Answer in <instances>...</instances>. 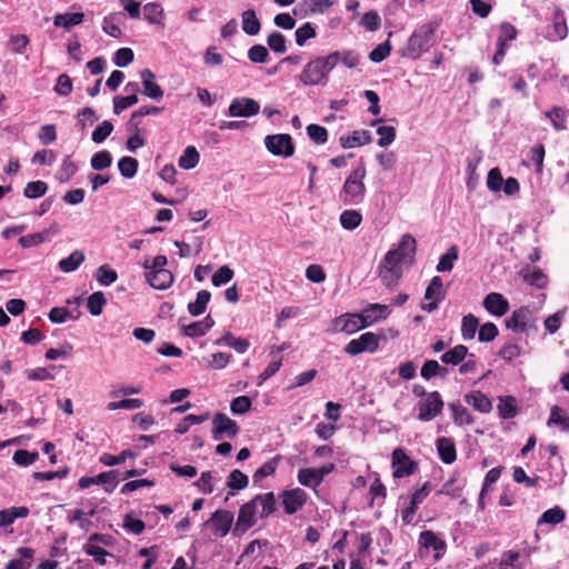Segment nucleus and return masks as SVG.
Returning <instances> with one entry per match:
<instances>
[{
	"label": "nucleus",
	"mask_w": 569,
	"mask_h": 569,
	"mask_svg": "<svg viewBox=\"0 0 569 569\" xmlns=\"http://www.w3.org/2000/svg\"><path fill=\"white\" fill-rule=\"evenodd\" d=\"M416 248V239L406 233L401 236L398 244L385 254L378 266V277L383 286L391 288L398 283L403 269L412 263Z\"/></svg>",
	"instance_id": "1"
},
{
	"label": "nucleus",
	"mask_w": 569,
	"mask_h": 569,
	"mask_svg": "<svg viewBox=\"0 0 569 569\" xmlns=\"http://www.w3.org/2000/svg\"><path fill=\"white\" fill-rule=\"evenodd\" d=\"M416 248V239L406 233L401 236L398 244L385 254L378 266V277L383 286L391 288L398 283L403 269L412 263Z\"/></svg>",
	"instance_id": "2"
},
{
	"label": "nucleus",
	"mask_w": 569,
	"mask_h": 569,
	"mask_svg": "<svg viewBox=\"0 0 569 569\" xmlns=\"http://www.w3.org/2000/svg\"><path fill=\"white\" fill-rule=\"evenodd\" d=\"M340 60L339 52H331L326 57H318L310 60L299 76L305 86H325L329 73Z\"/></svg>",
	"instance_id": "3"
},
{
	"label": "nucleus",
	"mask_w": 569,
	"mask_h": 569,
	"mask_svg": "<svg viewBox=\"0 0 569 569\" xmlns=\"http://www.w3.org/2000/svg\"><path fill=\"white\" fill-rule=\"evenodd\" d=\"M366 174V167L361 163L346 178L340 191V199L346 206H358L363 202L367 192Z\"/></svg>",
	"instance_id": "4"
},
{
	"label": "nucleus",
	"mask_w": 569,
	"mask_h": 569,
	"mask_svg": "<svg viewBox=\"0 0 569 569\" xmlns=\"http://www.w3.org/2000/svg\"><path fill=\"white\" fill-rule=\"evenodd\" d=\"M433 31L431 24H422L416 29L408 40L405 56L410 59H418L423 52L428 51Z\"/></svg>",
	"instance_id": "5"
},
{
	"label": "nucleus",
	"mask_w": 569,
	"mask_h": 569,
	"mask_svg": "<svg viewBox=\"0 0 569 569\" xmlns=\"http://www.w3.org/2000/svg\"><path fill=\"white\" fill-rule=\"evenodd\" d=\"M538 318L536 310L529 307L516 309L506 320V327L515 332L525 333L529 330H537Z\"/></svg>",
	"instance_id": "6"
},
{
	"label": "nucleus",
	"mask_w": 569,
	"mask_h": 569,
	"mask_svg": "<svg viewBox=\"0 0 569 569\" xmlns=\"http://www.w3.org/2000/svg\"><path fill=\"white\" fill-rule=\"evenodd\" d=\"M267 150L277 157L289 158L295 153V144L290 134L277 133L264 138Z\"/></svg>",
	"instance_id": "7"
},
{
	"label": "nucleus",
	"mask_w": 569,
	"mask_h": 569,
	"mask_svg": "<svg viewBox=\"0 0 569 569\" xmlns=\"http://www.w3.org/2000/svg\"><path fill=\"white\" fill-rule=\"evenodd\" d=\"M333 469V463H329L319 468H301L298 470L297 479L300 485L311 488L315 492H317V488L321 485L325 477L332 472Z\"/></svg>",
	"instance_id": "8"
},
{
	"label": "nucleus",
	"mask_w": 569,
	"mask_h": 569,
	"mask_svg": "<svg viewBox=\"0 0 569 569\" xmlns=\"http://www.w3.org/2000/svg\"><path fill=\"white\" fill-rule=\"evenodd\" d=\"M443 408V401L438 391L429 392L419 402L418 419L420 421H430L435 419Z\"/></svg>",
	"instance_id": "9"
},
{
	"label": "nucleus",
	"mask_w": 569,
	"mask_h": 569,
	"mask_svg": "<svg viewBox=\"0 0 569 569\" xmlns=\"http://www.w3.org/2000/svg\"><path fill=\"white\" fill-rule=\"evenodd\" d=\"M379 348V337L373 332H365L357 339H352L345 347V351L350 356H357L362 352L373 353Z\"/></svg>",
	"instance_id": "10"
},
{
	"label": "nucleus",
	"mask_w": 569,
	"mask_h": 569,
	"mask_svg": "<svg viewBox=\"0 0 569 569\" xmlns=\"http://www.w3.org/2000/svg\"><path fill=\"white\" fill-rule=\"evenodd\" d=\"M419 551L422 555L423 551H433L435 560H440L447 549V545L443 539H441L437 533L431 530H425L419 535L418 539Z\"/></svg>",
	"instance_id": "11"
},
{
	"label": "nucleus",
	"mask_w": 569,
	"mask_h": 569,
	"mask_svg": "<svg viewBox=\"0 0 569 569\" xmlns=\"http://www.w3.org/2000/svg\"><path fill=\"white\" fill-rule=\"evenodd\" d=\"M212 437L214 440H221L223 438L233 439L239 433V427L237 422L224 413H216L212 420Z\"/></svg>",
	"instance_id": "12"
},
{
	"label": "nucleus",
	"mask_w": 569,
	"mask_h": 569,
	"mask_svg": "<svg viewBox=\"0 0 569 569\" xmlns=\"http://www.w3.org/2000/svg\"><path fill=\"white\" fill-rule=\"evenodd\" d=\"M260 111V104L251 98H234L228 107L227 116L237 118H249L256 116Z\"/></svg>",
	"instance_id": "13"
},
{
	"label": "nucleus",
	"mask_w": 569,
	"mask_h": 569,
	"mask_svg": "<svg viewBox=\"0 0 569 569\" xmlns=\"http://www.w3.org/2000/svg\"><path fill=\"white\" fill-rule=\"evenodd\" d=\"M109 543V536L94 533L89 538L88 542L83 546V550L88 556H91L96 562L104 565L106 557L109 556V552L106 551L102 548V546H108Z\"/></svg>",
	"instance_id": "14"
},
{
	"label": "nucleus",
	"mask_w": 569,
	"mask_h": 569,
	"mask_svg": "<svg viewBox=\"0 0 569 569\" xmlns=\"http://www.w3.org/2000/svg\"><path fill=\"white\" fill-rule=\"evenodd\" d=\"M445 298L442 279L433 277L426 289L425 300L429 301L421 306L422 310L432 312L438 308V303Z\"/></svg>",
	"instance_id": "15"
},
{
	"label": "nucleus",
	"mask_w": 569,
	"mask_h": 569,
	"mask_svg": "<svg viewBox=\"0 0 569 569\" xmlns=\"http://www.w3.org/2000/svg\"><path fill=\"white\" fill-rule=\"evenodd\" d=\"M393 477L405 478L412 475L417 469L413 462L401 448H397L392 452Z\"/></svg>",
	"instance_id": "16"
},
{
	"label": "nucleus",
	"mask_w": 569,
	"mask_h": 569,
	"mask_svg": "<svg viewBox=\"0 0 569 569\" xmlns=\"http://www.w3.org/2000/svg\"><path fill=\"white\" fill-rule=\"evenodd\" d=\"M332 326L335 331L345 332L347 335H352L366 328L360 313L341 315L332 321Z\"/></svg>",
	"instance_id": "17"
},
{
	"label": "nucleus",
	"mask_w": 569,
	"mask_h": 569,
	"mask_svg": "<svg viewBox=\"0 0 569 569\" xmlns=\"http://www.w3.org/2000/svg\"><path fill=\"white\" fill-rule=\"evenodd\" d=\"M233 521V515L227 510L216 511L211 518L204 523L211 528L216 537H224L228 535Z\"/></svg>",
	"instance_id": "18"
},
{
	"label": "nucleus",
	"mask_w": 569,
	"mask_h": 569,
	"mask_svg": "<svg viewBox=\"0 0 569 569\" xmlns=\"http://www.w3.org/2000/svg\"><path fill=\"white\" fill-rule=\"evenodd\" d=\"M281 501L286 513L293 515L305 506L307 493L301 488L287 490L281 495Z\"/></svg>",
	"instance_id": "19"
},
{
	"label": "nucleus",
	"mask_w": 569,
	"mask_h": 569,
	"mask_svg": "<svg viewBox=\"0 0 569 569\" xmlns=\"http://www.w3.org/2000/svg\"><path fill=\"white\" fill-rule=\"evenodd\" d=\"M483 307L490 315L502 317L509 309V302L501 293L491 292L483 299Z\"/></svg>",
	"instance_id": "20"
},
{
	"label": "nucleus",
	"mask_w": 569,
	"mask_h": 569,
	"mask_svg": "<svg viewBox=\"0 0 569 569\" xmlns=\"http://www.w3.org/2000/svg\"><path fill=\"white\" fill-rule=\"evenodd\" d=\"M389 315V306L380 303H371L360 312V316L365 322V327H369L377 321L383 320Z\"/></svg>",
	"instance_id": "21"
},
{
	"label": "nucleus",
	"mask_w": 569,
	"mask_h": 569,
	"mask_svg": "<svg viewBox=\"0 0 569 569\" xmlns=\"http://www.w3.org/2000/svg\"><path fill=\"white\" fill-rule=\"evenodd\" d=\"M140 78L143 84V93L156 101H159L163 97V90L160 86L154 81L156 76L150 69H143L140 72Z\"/></svg>",
	"instance_id": "22"
},
{
	"label": "nucleus",
	"mask_w": 569,
	"mask_h": 569,
	"mask_svg": "<svg viewBox=\"0 0 569 569\" xmlns=\"http://www.w3.org/2000/svg\"><path fill=\"white\" fill-rule=\"evenodd\" d=\"M214 326V320L207 316L203 320L194 321L189 325H180V331L183 336L197 338L204 336Z\"/></svg>",
	"instance_id": "23"
},
{
	"label": "nucleus",
	"mask_w": 569,
	"mask_h": 569,
	"mask_svg": "<svg viewBox=\"0 0 569 569\" xmlns=\"http://www.w3.org/2000/svg\"><path fill=\"white\" fill-rule=\"evenodd\" d=\"M146 280L157 290H166L173 282V276L169 270L147 271Z\"/></svg>",
	"instance_id": "24"
},
{
	"label": "nucleus",
	"mask_w": 569,
	"mask_h": 569,
	"mask_svg": "<svg viewBox=\"0 0 569 569\" xmlns=\"http://www.w3.org/2000/svg\"><path fill=\"white\" fill-rule=\"evenodd\" d=\"M437 451L441 461L451 465L457 459L456 445L451 438L441 437L436 441Z\"/></svg>",
	"instance_id": "25"
},
{
	"label": "nucleus",
	"mask_w": 569,
	"mask_h": 569,
	"mask_svg": "<svg viewBox=\"0 0 569 569\" xmlns=\"http://www.w3.org/2000/svg\"><path fill=\"white\" fill-rule=\"evenodd\" d=\"M340 144L345 149H352L371 142L370 132L367 130H355L349 134H343L339 139Z\"/></svg>",
	"instance_id": "26"
},
{
	"label": "nucleus",
	"mask_w": 569,
	"mask_h": 569,
	"mask_svg": "<svg viewBox=\"0 0 569 569\" xmlns=\"http://www.w3.org/2000/svg\"><path fill=\"white\" fill-rule=\"evenodd\" d=\"M257 515H259V509L254 499H252L240 508L237 519L238 526L244 529L252 527L256 522Z\"/></svg>",
	"instance_id": "27"
},
{
	"label": "nucleus",
	"mask_w": 569,
	"mask_h": 569,
	"mask_svg": "<svg viewBox=\"0 0 569 569\" xmlns=\"http://www.w3.org/2000/svg\"><path fill=\"white\" fill-rule=\"evenodd\" d=\"M58 231V227L54 224L49 229L41 232L23 236L19 239V244L22 248L37 247L49 239L50 234H54Z\"/></svg>",
	"instance_id": "28"
},
{
	"label": "nucleus",
	"mask_w": 569,
	"mask_h": 569,
	"mask_svg": "<svg viewBox=\"0 0 569 569\" xmlns=\"http://www.w3.org/2000/svg\"><path fill=\"white\" fill-rule=\"evenodd\" d=\"M86 260V256L81 250L72 251L67 258L58 262V268L64 273L76 271Z\"/></svg>",
	"instance_id": "29"
},
{
	"label": "nucleus",
	"mask_w": 569,
	"mask_h": 569,
	"mask_svg": "<svg viewBox=\"0 0 569 569\" xmlns=\"http://www.w3.org/2000/svg\"><path fill=\"white\" fill-rule=\"evenodd\" d=\"M466 401L476 410L487 413L492 409L491 400L481 391H472L466 396Z\"/></svg>",
	"instance_id": "30"
},
{
	"label": "nucleus",
	"mask_w": 569,
	"mask_h": 569,
	"mask_svg": "<svg viewBox=\"0 0 569 569\" xmlns=\"http://www.w3.org/2000/svg\"><path fill=\"white\" fill-rule=\"evenodd\" d=\"M568 29L565 14L557 10L553 16L552 29L548 31V38L551 40H562L567 37Z\"/></svg>",
	"instance_id": "31"
},
{
	"label": "nucleus",
	"mask_w": 569,
	"mask_h": 569,
	"mask_svg": "<svg viewBox=\"0 0 569 569\" xmlns=\"http://www.w3.org/2000/svg\"><path fill=\"white\" fill-rule=\"evenodd\" d=\"M523 280L536 288L542 289L548 283L547 276L538 268H525L521 271Z\"/></svg>",
	"instance_id": "32"
},
{
	"label": "nucleus",
	"mask_w": 569,
	"mask_h": 569,
	"mask_svg": "<svg viewBox=\"0 0 569 569\" xmlns=\"http://www.w3.org/2000/svg\"><path fill=\"white\" fill-rule=\"evenodd\" d=\"M18 559H12L6 569H29L33 559L34 550L28 547L18 549Z\"/></svg>",
	"instance_id": "33"
},
{
	"label": "nucleus",
	"mask_w": 569,
	"mask_h": 569,
	"mask_svg": "<svg viewBox=\"0 0 569 569\" xmlns=\"http://www.w3.org/2000/svg\"><path fill=\"white\" fill-rule=\"evenodd\" d=\"M547 425L549 427L557 426L560 431L567 432L569 431V416L562 408L553 406L550 409V416Z\"/></svg>",
	"instance_id": "34"
},
{
	"label": "nucleus",
	"mask_w": 569,
	"mask_h": 569,
	"mask_svg": "<svg viewBox=\"0 0 569 569\" xmlns=\"http://www.w3.org/2000/svg\"><path fill=\"white\" fill-rule=\"evenodd\" d=\"M242 30L249 36H256L259 33L261 24L254 10L248 9L241 14Z\"/></svg>",
	"instance_id": "35"
},
{
	"label": "nucleus",
	"mask_w": 569,
	"mask_h": 569,
	"mask_svg": "<svg viewBox=\"0 0 569 569\" xmlns=\"http://www.w3.org/2000/svg\"><path fill=\"white\" fill-rule=\"evenodd\" d=\"M545 117L550 120L555 130L561 131L567 128L568 113L563 108L553 107L545 112Z\"/></svg>",
	"instance_id": "36"
},
{
	"label": "nucleus",
	"mask_w": 569,
	"mask_h": 569,
	"mask_svg": "<svg viewBox=\"0 0 569 569\" xmlns=\"http://www.w3.org/2000/svg\"><path fill=\"white\" fill-rule=\"evenodd\" d=\"M254 501L259 509V516L261 518L268 517L276 509V499L272 492H268L264 495H258L254 498Z\"/></svg>",
	"instance_id": "37"
},
{
	"label": "nucleus",
	"mask_w": 569,
	"mask_h": 569,
	"mask_svg": "<svg viewBox=\"0 0 569 569\" xmlns=\"http://www.w3.org/2000/svg\"><path fill=\"white\" fill-rule=\"evenodd\" d=\"M468 355V348L463 345H457L441 356V361L446 365L457 366L461 363Z\"/></svg>",
	"instance_id": "38"
},
{
	"label": "nucleus",
	"mask_w": 569,
	"mask_h": 569,
	"mask_svg": "<svg viewBox=\"0 0 569 569\" xmlns=\"http://www.w3.org/2000/svg\"><path fill=\"white\" fill-rule=\"evenodd\" d=\"M83 13L81 12H72V13H59L53 18V24L56 27H63L69 29L73 26H78L83 21Z\"/></svg>",
	"instance_id": "39"
},
{
	"label": "nucleus",
	"mask_w": 569,
	"mask_h": 569,
	"mask_svg": "<svg viewBox=\"0 0 569 569\" xmlns=\"http://www.w3.org/2000/svg\"><path fill=\"white\" fill-rule=\"evenodd\" d=\"M478 328H479V320L477 317H475L471 313L465 316L461 321L462 339L466 341L472 340L476 337Z\"/></svg>",
	"instance_id": "40"
},
{
	"label": "nucleus",
	"mask_w": 569,
	"mask_h": 569,
	"mask_svg": "<svg viewBox=\"0 0 569 569\" xmlns=\"http://www.w3.org/2000/svg\"><path fill=\"white\" fill-rule=\"evenodd\" d=\"M449 408L452 411V419L456 425L467 426L473 422V417L469 410L460 403H450Z\"/></svg>",
	"instance_id": "41"
},
{
	"label": "nucleus",
	"mask_w": 569,
	"mask_h": 569,
	"mask_svg": "<svg viewBox=\"0 0 569 569\" xmlns=\"http://www.w3.org/2000/svg\"><path fill=\"white\" fill-rule=\"evenodd\" d=\"M211 293L207 290H201L197 293L196 301L188 305V311L192 316H200L206 311L207 305L210 301Z\"/></svg>",
	"instance_id": "42"
},
{
	"label": "nucleus",
	"mask_w": 569,
	"mask_h": 569,
	"mask_svg": "<svg viewBox=\"0 0 569 569\" xmlns=\"http://www.w3.org/2000/svg\"><path fill=\"white\" fill-rule=\"evenodd\" d=\"M362 216L359 211L348 209L340 214V224L346 230H353L360 226Z\"/></svg>",
	"instance_id": "43"
},
{
	"label": "nucleus",
	"mask_w": 569,
	"mask_h": 569,
	"mask_svg": "<svg viewBox=\"0 0 569 569\" xmlns=\"http://www.w3.org/2000/svg\"><path fill=\"white\" fill-rule=\"evenodd\" d=\"M144 19L153 24H162L163 8L157 2H149L143 7Z\"/></svg>",
	"instance_id": "44"
},
{
	"label": "nucleus",
	"mask_w": 569,
	"mask_h": 569,
	"mask_svg": "<svg viewBox=\"0 0 569 569\" xmlns=\"http://www.w3.org/2000/svg\"><path fill=\"white\" fill-rule=\"evenodd\" d=\"M565 511L556 506L546 510L538 520V525H558L565 520Z\"/></svg>",
	"instance_id": "45"
},
{
	"label": "nucleus",
	"mask_w": 569,
	"mask_h": 569,
	"mask_svg": "<svg viewBox=\"0 0 569 569\" xmlns=\"http://www.w3.org/2000/svg\"><path fill=\"white\" fill-rule=\"evenodd\" d=\"M499 416L503 419H509L516 416L517 407L516 400L512 397H499V403L497 406Z\"/></svg>",
	"instance_id": "46"
},
{
	"label": "nucleus",
	"mask_w": 569,
	"mask_h": 569,
	"mask_svg": "<svg viewBox=\"0 0 569 569\" xmlns=\"http://www.w3.org/2000/svg\"><path fill=\"white\" fill-rule=\"evenodd\" d=\"M458 259V249L456 246H452L448 249V251L442 254L437 264V271L446 272L451 271L453 268V262Z\"/></svg>",
	"instance_id": "47"
},
{
	"label": "nucleus",
	"mask_w": 569,
	"mask_h": 569,
	"mask_svg": "<svg viewBox=\"0 0 569 569\" xmlns=\"http://www.w3.org/2000/svg\"><path fill=\"white\" fill-rule=\"evenodd\" d=\"M138 160L132 157H122L118 162V168L122 177L131 179L138 171Z\"/></svg>",
	"instance_id": "48"
},
{
	"label": "nucleus",
	"mask_w": 569,
	"mask_h": 569,
	"mask_svg": "<svg viewBox=\"0 0 569 569\" xmlns=\"http://www.w3.org/2000/svg\"><path fill=\"white\" fill-rule=\"evenodd\" d=\"M199 153L194 147H187L179 158V166L183 169H193L199 162Z\"/></svg>",
	"instance_id": "49"
},
{
	"label": "nucleus",
	"mask_w": 569,
	"mask_h": 569,
	"mask_svg": "<svg viewBox=\"0 0 569 569\" xmlns=\"http://www.w3.org/2000/svg\"><path fill=\"white\" fill-rule=\"evenodd\" d=\"M217 480L216 473L213 471L202 472L200 478L194 482V486L202 493H211L214 489V481Z\"/></svg>",
	"instance_id": "50"
},
{
	"label": "nucleus",
	"mask_w": 569,
	"mask_h": 569,
	"mask_svg": "<svg viewBox=\"0 0 569 569\" xmlns=\"http://www.w3.org/2000/svg\"><path fill=\"white\" fill-rule=\"evenodd\" d=\"M94 278L101 286H110L117 281L118 274L108 266H100L96 271Z\"/></svg>",
	"instance_id": "51"
},
{
	"label": "nucleus",
	"mask_w": 569,
	"mask_h": 569,
	"mask_svg": "<svg viewBox=\"0 0 569 569\" xmlns=\"http://www.w3.org/2000/svg\"><path fill=\"white\" fill-rule=\"evenodd\" d=\"M516 37H517L516 28L508 22L502 23L499 28V37L497 40V47L506 48L507 43L509 41H512L513 39H516Z\"/></svg>",
	"instance_id": "52"
},
{
	"label": "nucleus",
	"mask_w": 569,
	"mask_h": 569,
	"mask_svg": "<svg viewBox=\"0 0 569 569\" xmlns=\"http://www.w3.org/2000/svg\"><path fill=\"white\" fill-rule=\"evenodd\" d=\"M249 483L248 477L240 470H232L228 477L227 486L233 490L244 489Z\"/></svg>",
	"instance_id": "53"
},
{
	"label": "nucleus",
	"mask_w": 569,
	"mask_h": 569,
	"mask_svg": "<svg viewBox=\"0 0 569 569\" xmlns=\"http://www.w3.org/2000/svg\"><path fill=\"white\" fill-rule=\"evenodd\" d=\"M447 369L441 367L436 360H427L421 368V377L426 380L438 375H446Z\"/></svg>",
	"instance_id": "54"
},
{
	"label": "nucleus",
	"mask_w": 569,
	"mask_h": 569,
	"mask_svg": "<svg viewBox=\"0 0 569 569\" xmlns=\"http://www.w3.org/2000/svg\"><path fill=\"white\" fill-rule=\"evenodd\" d=\"M38 458L39 453L37 451L30 452L28 450L20 449L13 453L12 460L18 466L28 467L36 462Z\"/></svg>",
	"instance_id": "55"
},
{
	"label": "nucleus",
	"mask_w": 569,
	"mask_h": 569,
	"mask_svg": "<svg viewBox=\"0 0 569 569\" xmlns=\"http://www.w3.org/2000/svg\"><path fill=\"white\" fill-rule=\"evenodd\" d=\"M377 133L379 134L377 143L381 148L390 146L396 139V129L392 126H380Z\"/></svg>",
	"instance_id": "56"
},
{
	"label": "nucleus",
	"mask_w": 569,
	"mask_h": 569,
	"mask_svg": "<svg viewBox=\"0 0 569 569\" xmlns=\"http://www.w3.org/2000/svg\"><path fill=\"white\" fill-rule=\"evenodd\" d=\"M107 300L101 291L93 292L88 298V309L92 316H99Z\"/></svg>",
	"instance_id": "57"
},
{
	"label": "nucleus",
	"mask_w": 569,
	"mask_h": 569,
	"mask_svg": "<svg viewBox=\"0 0 569 569\" xmlns=\"http://www.w3.org/2000/svg\"><path fill=\"white\" fill-rule=\"evenodd\" d=\"M47 189H48V187H47L46 182L40 181V180L31 181V182H28L27 186L24 187L23 194L27 198H31V199L40 198L47 192Z\"/></svg>",
	"instance_id": "58"
},
{
	"label": "nucleus",
	"mask_w": 569,
	"mask_h": 569,
	"mask_svg": "<svg viewBox=\"0 0 569 569\" xmlns=\"http://www.w3.org/2000/svg\"><path fill=\"white\" fill-rule=\"evenodd\" d=\"M316 37V29L311 22H306L296 30V42L302 47L307 40Z\"/></svg>",
	"instance_id": "59"
},
{
	"label": "nucleus",
	"mask_w": 569,
	"mask_h": 569,
	"mask_svg": "<svg viewBox=\"0 0 569 569\" xmlns=\"http://www.w3.org/2000/svg\"><path fill=\"white\" fill-rule=\"evenodd\" d=\"M376 159L383 171H391L397 164V156L393 151H382L376 154Z\"/></svg>",
	"instance_id": "60"
},
{
	"label": "nucleus",
	"mask_w": 569,
	"mask_h": 569,
	"mask_svg": "<svg viewBox=\"0 0 569 569\" xmlns=\"http://www.w3.org/2000/svg\"><path fill=\"white\" fill-rule=\"evenodd\" d=\"M308 137L318 144H323L328 140V131L325 127L319 124H309L307 127Z\"/></svg>",
	"instance_id": "61"
},
{
	"label": "nucleus",
	"mask_w": 569,
	"mask_h": 569,
	"mask_svg": "<svg viewBox=\"0 0 569 569\" xmlns=\"http://www.w3.org/2000/svg\"><path fill=\"white\" fill-rule=\"evenodd\" d=\"M113 124L104 120L102 121L92 132V141L96 143H102L112 132Z\"/></svg>",
	"instance_id": "62"
},
{
	"label": "nucleus",
	"mask_w": 569,
	"mask_h": 569,
	"mask_svg": "<svg viewBox=\"0 0 569 569\" xmlns=\"http://www.w3.org/2000/svg\"><path fill=\"white\" fill-rule=\"evenodd\" d=\"M233 270L228 266L220 267L212 276V284L214 287H221L228 283L233 278Z\"/></svg>",
	"instance_id": "63"
},
{
	"label": "nucleus",
	"mask_w": 569,
	"mask_h": 569,
	"mask_svg": "<svg viewBox=\"0 0 569 569\" xmlns=\"http://www.w3.org/2000/svg\"><path fill=\"white\" fill-rule=\"evenodd\" d=\"M112 163V158L109 151L102 150L94 153L91 158V167L94 170H103L110 167Z\"/></svg>",
	"instance_id": "64"
}]
</instances>
